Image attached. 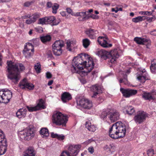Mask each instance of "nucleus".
<instances>
[{
	"label": "nucleus",
	"mask_w": 156,
	"mask_h": 156,
	"mask_svg": "<svg viewBox=\"0 0 156 156\" xmlns=\"http://www.w3.org/2000/svg\"><path fill=\"white\" fill-rule=\"evenodd\" d=\"M8 78L12 82L17 83L20 78V72L25 69L24 66L20 63H14L12 61H7Z\"/></svg>",
	"instance_id": "obj_1"
},
{
	"label": "nucleus",
	"mask_w": 156,
	"mask_h": 156,
	"mask_svg": "<svg viewBox=\"0 0 156 156\" xmlns=\"http://www.w3.org/2000/svg\"><path fill=\"white\" fill-rule=\"evenodd\" d=\"M126 132V127L121 122H118L112 125L109 131V136L116 139L124 137Z\"/></svg>",
	"instance_id": "obj_2"
},
{
	"label": "nucleus",
	"mask_w": 156,
	"mask_h": 156,
	"mask_svg": "<svg viewBox=\"0 0 156 156\" xmlns=\"http://www.w3.org/2000/svg\"><path fill=\"white\" fill-rule=\"evenodd\" d=\"M97 55L104 59H106L109 58L110 61L111 63H113L116 61V59L119 57L117 50H114L109 52L104 50H101L98 51Z\"/></svg>",
	"instance_id": "obj_3"
},
{
	"label": "nucleus",
	"mask_w": 156,
	"mask_h": 156,
	"mask_svg": "<svg viewBox=\"0 0 156 156\" xmlns=\"http://www.w3.org/2000/svg\"><path fill=\"white\" fill-rule=\"evenodd\" d=\"M72 65V68L74 70V72L79 73L81 76H84L88 72L87 71L82 70L83 69V66L85 68V65L79 55L75 57L73 59Z\"/></svg>",
	"instance_id": "obj_4"
},
{
	"label": "nucleus",
	"mask_w": 156,
	"mask_h": 156,
	"mask_svg": "<svg viewBox=\"0 0 156 156\" xmlns=\"http://www.w3.org/2000/svg\"><path fill=\"white\" fill-rule=\"evenodd\" d=\"M68 120L66 115L60 112H57L52 116V122L57 126H65Z\"/></svg>",
	"instance_id": "obj_5"
},
{
	"label": "nucleus",
	"mask_w": 156,
	"mask_h": 156,
	"mask_svg": "<svg viewBox=\"0 0 156 156\" xmlns=\"http://www.w3.org/2000/svg\"><path fill=\"white\" fill-rule=\"evenodd\" d=\"M85 65V68L87 69L88 72H90L94 68V64L92 58L89 55L85 53H81L79 55Z\"/></svg>",
	"instance_id": "obj_6"
},
{
	"label": "nucleus",
	"mask_w": 156,
	"mask_h": 156,
	"mask_svg": "<svg viewBox=\"0 0 156 156\" xmlns=\"http://www.w3.org/2000/svg\"><path fill=\"white\" fill-rule=\"evenodd\" d=\"M19 135L21 139L29 140L34 137L35 134L33 129L28 128L19 132Z\"/></svg>",
	"instance_id": "obj_7"
},
{
	"label": "nucleus",
	"mask_w": 156,
	"mask_h": 156,
	"mask_svg": "<svg viewBox=\"0 0 156 156\" xmlns=\"http://www.w3.org/2000/svg\"><path fill=\"white\" fill-rule=\"evenodd\" d=\"M81 147L80 145H70L67 151H63L60 156H76Z\"/></svg>",
	"instance_id": "obj_8"
},
{
	"label": "nucleus",
	"mask_w": 156,
	"mask_h": 156,
	"mask_svg": "<svg viewBox=\"0 0 156 156\" xmlns=\"http://www.w3.org/2000/svg\"><path fill=\"white\" fill-rule=\"evenodd\" d=\"M138 69V72L136 73L137 79L141 83H144L146 80H149L148 75L144 69L140 67Z\"/></svg>",
	"instance_id": "obj_9"
},
{
	"label": "nucleus",
	"mask_w": 156,
	"mask_h": 156,
	"mask_svg": "<svg viewBox=\"0 0 156 156\" xmlns=\"http://www.w3.org/2000/svg\"><path fill=\"white\" fill-rule=\"evenodd\" d=\"M64 43L61 40L56 41L52 45L54 54L57 56L61 55L62 52V48L64 46Z\"/></svg>",
	"instance_id": "obj_10"
},
{
	"label": "nucleus",
	"mask_w": 156,
	"mask_h": 156,
	"mask_svg": "<svg viewBox=\"0 0 156 156\" xmlns=\"http://www.w3.org/2000/svg\"><path fill=\"white\" fill-rule=\"evenodd\" d=\"M77 105L84 108L89 109L92 107V103L88 99L83 98L77 101Z\"/></svg>",
	"instance_id": "obj_11"
},
{
	"label": "nucleus",
	"mask_w": 156,
	"mask_h": 156,
	"mask_svg": "<svg viewBox=\"0 0 156 156\" xmlns=\"http://www.w3.org/2000/svg\"><path fill=\"white\" fill-rule=\"evenodd\" d=\"M34 51L33 45L30 43H27L25 46L23 53L26 58H29L33 55Z\"/></svg>",
	"instance_id": "obj_12"
},
{
	"label": "nucleus",
	"mask_w": 156,
	"mask_h": 156,
	"mask_svg": "<svg viewBox=\"0 0 156 156\" xmlns=\"http://www.w3.org/2000/svg\"><path fill=\"white\" fill-rule=\"evenodd\" d=\"M147 117V115L145 112L140 111L137 112L133 119L136 123L140 124L145 121Z\"/></svg>",
	"instance_id": "obj_13"
},
{
	"label": "nucleus",
	"mask_w": 156,
	"mask_h": 156,
	"mask_svg": "<svg viewBox=\"0 0 156 156\" xmlns=\"http://www.w3.org/2000/svg\"><path fill=\"white\" fill-rule=\"evenodd\" d=\"M19 87L23 89H27L29 90H32L34 87V85L31 83H29L26 79H24L20 81L19 84Z\"/></svg>",
	"instance_id": "obj_14"
},
{
	"label": "nucleus",
	"mask_w": 156,
	"mask_h": 156,
	"mask_svg": "<svg viewBox=\"0 0 156 156\" xmlns=\"http://www.w3.org/2000/svg\"><path fill=\"white\" fill-rule=\"evenodd\" d=\"M142 96L144 100L151 101L156 99V93L154 92L144 91L142 94Z\"/></svg>",
	"instance_id": "obj_15"
},
{
	"label": "nucleus",
	"mask_w": 156,
	"mask_h": 156,
	"mask_svg": "<svg viewBox=\"0 0 156 156\" xmlns=\"http://www.w3.org/2000/svg\"><path fill=\"white\" fill-rule=\"evenodd\" d=\"M120 90L123 96L126 98H129L136 95L137 93V90L131 89H125L121 88Z\"/></svg>",
	"instance_id": "obj_16"
},
{
	"label": "nucleus",
	"mask_w": 156,
	"mask_h": 156,
	"mask_svg": "<svg viewBox=\"0 0 156 156\" xmlns=\"http://www.w3.org/2000/svg\"><path fill=\"white\" fill-rule=\"evenodd\" d=\"M119 114L117 111L113 109L109 110L108 117L112 122H114L118 120L119 119Z\"/></svg>",
	"instance_id": "obj_17"
},
{
	"label": "nucleus",
	"mask_w": 156,
	"mask_h": 156,
	"mask_svg": "<svg viewBox=\"0 0 156 156\" xmlns=\"http://www.w3.org/2000/svg\"><path fill=\"white\" fill-rule=\"evenodd\" d=\"M45 108V106L44 105V101L42 99L40 100L37 105L36 106L34 107H27V109L30 112H33L42 109H44Z\"/></svg>",
	"instance_id": "obj_18"
},
{
	"label": "nucleus",
	"mask_w": 156,
	"mask_h": 156,
	"mask_svg": "<svg viewBox=\"0 0 156 156\" xmlns=\"http://www.w3.org/2000/svg\"><path fill=\"white\" fill-rule=\"evenodd\" d=\"M85 33L91 39H94L98 36V32L97 30L89 28L87 29Z\"/></svg>",
	"instance_id": "obj_19"
},
{
	"label": "nucleus",
	"mask_w": 156,
	"mask_h": 156,
	"mask_svg": "<svg viewBox=\"0 0 156 156\" xmlns=\"http://www.w3.org/2000/svg\"><path fill=\"white\" fill-rule=\"evenodd\" d=\"M91 91L93 93L92 98H95L98 94L101 93L102 90L101 86L97 84L93 85L91 88Z\"/></svg>",
	"instance_id": "obj_20"
},
{
	"label": "nucleus",
	"mask_w": 156,
	"mask_h": 156,
	"mask_svg": "<svg viewBox=\"0 0 156 156\" xmlns=\"http://www.w3.org/2000/svg\"><path fill=\"white\" fill-rule=\"evenodd\" d=\"M134 40L138 44H146L147 47L150 44V41L145 38H142L140 37L135 38Z\"/></svg>",
	"instance_id": "obj_21"
},
{
	"label": "nucleus",
	"mask_w": 156,
	"mask_h": 156,
	"mask_svg": "<svg viewBox=\"0 0 156 156\" xmlns=\"http://www.w3.org/2000/svg\"><path fill=\"white\" fill-rule=\"evenodd\" d=\"M12 93L10 91H4V94L3 96L2 103H7L9 102L12 97Z\"/></svg>",
	"instance_id": "obj_22"
},
{
	"label": "nucleus",
	"mask_w": 156,
	"mask_h": 156,
	"mask_svg": "<svg viewBox=\"0 0 156 156\" xmlns=\"http://www.w3.org/2000/svg\"><path fill=\"white\" fill-rule=\"evenodd\" d=\"M99 44L104 48H108L112 46L111 44H109L106 40H105L103 37H99L98 40Z\"/></svg>",
	"instance_id": "obj_23"
},
{
	"label": "nucleus",
	"mask_w": 156,
	"mask_h": 156,
	"mask_svg": "<svg viewBox=\"0 0 156 156\" xmlns=\"http://www.w3.org/2000/svg\"><path fill=\"white\" fill-rule=\"evenodd\" d=\"M0 146L7 147V144L6 138L2 131L0 129Z\"/></svg>",
	"instance_id": "obj_24"
},
{
	"label": "nucleus",
	"mask_w": 156,
	"mask_h": 156,
	"mask_svg": "<svg viewBox=\"0 0 156 156\" xmlns=\"http://www.w3.org/2000/svg\"><path fill=\"white\" fill-rule=\"evenodd\" d=\"M130 72L129 69L127 70L122 72V74L123 75V78L119 80L120 83H123L125 85H128V81L127 77V75L126 73L129 74Z\"/></svg>",
	"instance_id": "obj_25"
},
{
	"label": "nucleus",
	"mask_w": 156,
	"mask_h": 156,
	"mask_svg": "<svg viewBox=\"0 0 156 156\" xmlns=\"http://www.w3.org/2000/svg\"><path fill=\"white\" fill-rule=\"evenodd\" d=\"M36 153L34 148L28 147L23 152V156H35Z\"/></svg>",
	"instance_id": "obj_26"
},
{
	"label": "nucleus",
	"mask_w": 156,
	"mask_h": 156,
	"mask_svg": "<svg viewBox=\"0 0 156 156\" xmlns=\"http://www.w3.org/2000/svg\"><path fill=\"white\" fill-rule=\"evenodd\" d=\"M27 110L26 108H22L19 109L16 113L17 117L19 119L24 118L27 114Z\"/></svg>",
	"instance_id": "obj_27"
},
{
	"label": "nucleus",
	"mask_w": 156,
	"mask_h": 156,
	"mask_svg": "<svg viewBox=\"0 0 156 156\" xmlns=\"http://www.w3.org/2000/svg\"><path fill=\"white\" fill-rule=\"evenodd\" d=\"M72 98L71 94L68 92H64L61 95V99L62 101L64 103L69 101Z\"/></svg>",
	"instance_id": "obj_28"
},
{
	"label": "nucleus",
	"mask_w": 156,
	"mask_h": 156,
	"mask_svg": "<svg viewBox=\"0 0 156 156\" xmlns=\"http://www.w3.org/2000/svg\"><path fill=\"white\" fill-rule=\"evenodd\" d=\"M85 126L86 128L89 131L92 132H94L96 129V127L93 124H92L89 121L86 122Z\"/></svg>",
	"instance_id": "obj_29"
},
{
	"label": "nucleus",
	"mask_w": 156,
	"mask_h": 156,
	"mask_svg": "<svg viewBox=\"0 0 156 156\" xmlns=\"http://www.w3.org/2000/svg\"><path fill=\"white\" fill-rule=\"evenodd\" d=\"M40 133L42 137L47 138L49 135L48 129L46 128H42L40 131Z\"/></svg>",
	"instance_id": "obj_30"
},
{
	"label": "nucleus",
	"mask_w": 156,
	"mask_h": 156,
	"mask_svg": "<svg viewBox=\"0 0 156 156\" xmlns=\"http://www.w3.org/2000/svg\"><path fill=\"white\" fill-rule=\"evenodd\" d=\"M115 149V147L113 144H110L109 145H106L104 148V150L109 153H111L114 152Z\"/></svg>",
	"instance_id": "obj_31"
},
{
	"label": "nucleus",
	"mask_w": 156,
	"mask_h": 156,
	"mask_svg": "<svg viewBox=\"0 0 156 156\" xmlns=\"http://www.w3.org/2000/svg\"><path fill=\"white\" fill-rule=\"evenodd\" d=\"M125 109L126 113L129 115H132L135 112V110L132 106H126L125 107Z\"/></svg>",
	"instance_id": "obj_32"
},
{
	"label": "nucleus",
	"mask_w": 156,
	"mask_h": 156,
	"mask_svg": "<svg viewBox=\"0 0 156 156\" xmlns=\"http://www.w3.org/2000/svg\"><path fill=\"white\" fill-rule=\"evenodd\" d=\"M150 69L152 73H156V59H154L151 62Z\"/></svg>",
	"instance_id": "obj_33"
},
{
	"label": "nucleus",
	"mask_w": 156,
	"mask_h": 156,
	"mask_svg": "<svg viewBox=\"0 0 156 156\" xmlns=\"http://www.w3.org/2000/svg\"><path fill=\"white\" fill-rule=\"evenodd\" d=\"M146 19L145 16H138L132 19V21L133 22L136 23L141 22L144 20Z\"/></svg>",
	"instance_id": "obj_34"
},
{
	"label": "nucleus",
	"mask_w": 156,
	"mask_h": 156,
	"mask_svg": "<svg viewBox=\"0 0 156 156\" xmlns=\"http://www.w3.org/2000/svg\"><path fill=\"white\" fill-rule=\"evenodd\" d=\"M67 49L69 51H71L73 48L75 43H74L73 41H68L66 42Z\"/></svg>",
	"instance_id": "obj_35"
},
{
	"label": "nucleus",
	"mask_w": 156,
	"mask_h": 156,
	"mask_svg": "<svg viewBox=\"0 0 156 156\" xmlns=\"http://www.w3.org/2000/svg\"><path fill=\"white\" fill-rule=\"evenodd\" d=\"M51 135L52 138H56L59 140H62L65 138V136L62 134L58 135L52 133Z\"/></svg>",
	"instance_id": "obj_36"
},
{
	"label": "nucleus",
	"mask_w": 156,
	"mask_h": 156,
	"mask_svg": "<svg viewBox=\"0 0 156 156\" xmlns=\"http://www.w3.org/2000/svg\"><path fill=\"white\" fill-rule=\"evenodd\" d=\"M41 41L44 43L49 41L51 39V37L49 35L44 36L41 37Z\"/></svg>",
	"instance_id": "obj_37"
},
{
	"label": "nucleus",
	"mask_w": 156,
	"mask_h": 156,
	"mask_svg": "<svg viewBox=\"0 0 156 156\" xmlns=\"http://www.w3.org/2000/svg\"><path fill=\"white\" fill-rule=\"evenodd\" d=\"M90 44V41L87 38H85L83 40V44L85 48H87Z\"/></svg>",
	"instance_id": "obj_38"
},
{
	"label": "nucleus",
	"mask_w": 156,
	"mask_h": 156,
	"mask_svg": "<svg viewBox=\"0 0 156 156\" xmlns=\"http://www.w3.org/2000/svg\"><path fill=\"white\" fill-rule=\"evenodd\" d=\"M59 5L57 3H55L53 4L52 8V12L53 14H55L57 13V10L58 9Z\"/></svg>",
	"instance_id": "obj_39"
},
{
	"label": "nucleus",
	"mask_w": 156,
	"mask_h": 156,
	"mask_svg": "<svg viewBox=\"0 0 156 156\" xmlns=\"http://www.w3.org/2000/svg\"><path fill=\"white\" fill-rule=\"evenodd\" d=\"M47 23H52L55 20V17L53 16H46Z\"/></svg>",
	"instance_id": "obj_40"
},
{
	"label": "nucleus",
	"mask_w": 156,
	"mask_h": 156,
	"mask_svg": "<svg viewBox=\"0 0 156 156\" xmlns=\"http://www.w3.org/2000/svg\"><path fill=\"white\" fill-rule=\"evenodd\" d=\"M38 24L41 25L47 24L46 17L39 19L38 21Z\"/></svg>",
	"instance_id": "obj_41"
},
{
	"label": "nucleus",
	"mask_w": 156,
	"mask_h": 156,
	"mask_svg": "<svg viewBox=\"0 0 156 156\" xmlns=\"http://www.w3.org/2000/svg\"><path fill=\"white\" fill-rule=\"evenodd\" d=\"M110 109H108L103 111L101 115V117L103 119L106 118L107 116H108V114H109V111Z\"/></svg>",
	"instance_id": "obj_42"
},
{
	"label": "nucleus",
	"mask_w": 156,
	"mask_h": 156,
	"mask_svg": "<svg viewBox=\"0 0 156 156\" xmlns=\"http://www.w3.org/2000/svg\"><path fill=\"white\" fill-rule=\"evenodd\" d=\"M31 17L33 21L35 22L40 17V14L38 13H35L32 15Z\"/></svg>",
	"instance_id": "obj_43"
},
{
	"label": "nucleus",
	"mask_w": 156,
	"mask_h": 156,
	"mask_svg": "<svg viewBox=\"0 0 156 156\" xmlns=\"http://www.w3.org/2000/svg\"><path fill=\"white\" fill-rule=\"evenodd\" d=\"M7 147L0 146V155H2L4 154L6 152Z\"/></svg>",
	"instance_id": "obj_44"
},
{
	"label": "nucleus",
	"mask_w": 156,
	"mask_h": 156,
	"mask_svg": "<svg viewBox=\"0 0 156 156\" xmlns=\"http://www.w3.org/2000/svg\"><path fill=\"white\" fill-rule=\"evenodd\" d=\"M140 14L142 15H146L147 16L151 15L152 14V12L149 11H140L139 12Z\"/></svg>",
	"instance_id": "obj_45"
},
{
	"label": "nucleus",
	"mask_w": 156,
	"mask_h": 156,
	"mask_svg": "<svg viewBox=\"0 0 156 156\" xmlns=\"http://www.w3.org/2000/svg\"><path fill=\"white\" fill-rule=\"evenodd\" d=\"M34 68L36 72L39 73L40 72L41 66L40 64L37 63L34 66Z\"/></svg>",
	"instance_id": "obj_46"
},
{
	"label": "nucleus",
	"mask_w": 156,
	"mask_h": 156,
	"mask_svg": "<svg viewBox=\"0 0 156 156\" xmlns=\"http://www.w3.org/2000/svg\"><path fill=\"white\" fill-rule=\"evenodd\" d=\"M4 91L2 90H0V103H2L3 96L4 94Z\"/></svg>",
	"instance_id": "obj_47"
},
{
	"label": "nucleus",
	"mask_w": 156,
	"mask_h": 156,
	"mask_svg": "<svg viewBox=\"0 0 156 156\" xmlns=\"http://www.w3.org/2000/svg\"><path fill=\"white\" fill-rule=\"evenodd\" d=\"M147 154L148 156H153L154 154V151L152 149L149 150L147 151Z\"/></svg>",
	"instance_id": "obj_48"
},
{
	"label": "nucleus",
	"mask_w": 156,
	"mask_h": 156,
	"mask_svg": "<svg viewBox=\"0 0 156 156\" xmlns=\"http://www.w3.org/2000/svg\"><path fill=\"white\" fill-rule=\"evenodd\" d=\"M53 5V4L51 2H48L46 4V6L48 8H52Z\"/></svg>",
	"instance_id": "obj_49"
},
{
	"label": "nucleus",
	"mask_w": 156,
	"mask_h": 156,
	"mask_svg": "<svg viewBox=\"0 0 156 156\" xmlns=\"http://www.w3.org/2000/svg\"><path fill=\"white\" fill-rule=\"evenodd\" d=\"M26 23L27 24H30L32 23H34L32 18L27 20H26Z\"/></svg>",
	"instance_id": "obj_50"
},
{
	"label": "nucleus",
	"mask_w": 156,
	"mask_h": 156,
	"mask_svg": "<svg viewBox=\"0 0 156 156\" xmlns=\"http://www.w3.org/2000/svg\"><path fill=\"white\" fill-rule=\"evenodd\" d=\"M46 54L48 56V57L50 58H51L52 57V54L51 51L48 50Z\"/></svg>",
	"instance_id": "obj_51"
},
{
	"label": "nucleus",
	"mask_w": 156,
	"mask_h": 156,
	"mask_svg": "<svg viewBox=\"0 0 156 156\" xmlns=\"http://www.w3.org/2000/svg\"><path fill=\"white\" fill-rule=\"evenodd\" d=\"M32 3V2H27L24 3L23 6L26 7H29L31 4Z\"/></svg>",
	"instance_id": "obj_52"
},
{
	"label": "nucleus",
	"mask_w": 156,
	"mask_h": 156,
	"mask_svg": "<svg viewBox=\"0 0 156 156\" xmlns=\"http://www.w3.org/2000/svg\"><path fill=\"white\" fill-rule=\"evenodd\" d=\"M154 17H152L151 18L149 17H146L145 19H147V21L149 22H151L153 21V20H154Z\"/></svg>",
	"instance_id": "obj_53"
},
{
	"label": "nucleus",
	"mask_w": 156,
	"mask_h": 156,
	"mask_svg": "<svg viewBox=\"0 0 156 156\" xmlns=\"http://www.w3.org/2000/svg\"><path fill=\"white\" fill-rule=\"evenodd\" d=\"M88 151L91 154H92L94 152V148L93 147H90L88 148Z\"/></svg>",
	"instance_id": "obj_54"
},
{
	"label": "nucleus",
	"mask_w": 156,
	"mask_h": 156,
	"mask_svg": "<svg viewBox=\"0 0 156 156\" xmlns=\"http://www.w3.org/2000/svg\"><path fill=\"white\" fill-rule=\"evenodd\" d=\"M72 15L75 16H82V15H81V13L80 12H77L75 13H73V14H72Z\"/></svg>",
	"instance_id": "obj_55"
},
{
	"label": "nucleus",
	"mask_w": 156,
	"mask_h": 156,
	"mask_svg": "<svg viewBox=\"0 0 156 156\" xmlns=\"http://www.w3.org/2000/svg\"><path fill=\"white\" fill-rule=\"evenodd\" d=\"M52 75L51 74L48 72H47L46 73V77L48 79H50L51 78Z\"/></svg>",
	"instance_id": "obj_56"
},
{
	"label": "nucleus",
	"mask_w": 156,
	"mask_h": 156,
	"mask_svg": "<svg viewBox=\"0 0 156 156\" xmlns=\"http://www.w3.org/2000/svg\"><path fill=\"white\" fill-rule=\"evenodd\" d=\"M31 15L30 14H28L24 16H22V18L23 19H26L28 18H30L31 17Z\"/></svg>",
	"instance_id": "obj_57"
},
{
	"label": "nucleus",
	"mask_w": 156,
	"mask_h": 156,
	"mask_svg": "<svg viewBox=\"0 0 156 156\" xmlns=\"http://www.w3.org/2000/svg\"><path fill=\"white\" fill-rule=\"evenodd\" d=\"M67 12L69 14H70L72 15V14H73V12L71 9L69 8H67L66 9Z\"/></svg>",
	"instance_id": "obj_58"
},
{
	"label": "nucleus",
	"mask_w": 156,
	"mask_h": 156,
	"mask_svg": "<svg viewBox=\"0 0 156 156\" xmlns=\"http://www.w3.org/2000/svg\"><path fill=\"white\" fill-rule=\"evenodd\" d=\"M150 34L152 35L156 36V30L151 31Z\"/></svg>",
	"instance_id": "obj_59"
},
{
	"label": "nucleus",
	"mask_w": 156,
	"mask_h": 156,
	"mask_svg": "<svg viewBox=\"0 0 156 156\" xmlns=\"http://www.w3.org/2000/svg\"><path fill=\"white\" fill-rule=\"evenodd\" d=\"M11 0H0V3L9 2Z\"/></svg>",
	"instance_id": "obj_60"
},
{
	"label": "nucleus",
	"mask_w": 156,
	"mask_h": 156,
	"mask_svg": "<svg viewBox=\"0 0 156 156\" xmlns=\"http://www.w3.org/2000/svg\"><path fill=\"white\" fill-rule=\"evenodd\" d=\"M90 17L93 19H96L98 18V16L94 15H92L90 16Z\"/></svg>",
	"instance_id": "obj_61"
},
{
	"label": "nucleus",
	"mask_w": 156,
	"mask_h": 156,
	"mask_svg": "<svg viewBox=\"0 0 156 156\" xmlns=\"http://www.w3.org/2000/svg\"><path fill=\"white\" fill-rule=\"evenodd\" d=\"M61 15L63 16H65L66 15V13L65 12H60Z\"/></svg>",
	"instance_id": "obj_62"
},
{
	"label": "nucleus",
	"mask_w": 156,
	"mask_h": 156,
	"mask_svg": "<svg viewBox=\"0 0 156 156\" xmlns=\"http://www.w3.org/2000/svg\"><path fill=\"white\" fill-rule=\"evenodd\" d=\"M53 80H50L48 83V86H50V85H51L52 84V83H53Z\"/></svg>",
	"instance_id": "obj_63"
},
{
	"label": "nucleus",
	"mask_w": 156,
	"mask_h": 156,
	"mask_svg": "<svg viewBox=\"0 0 156 156\" xmlns=\"http://www.w3.org/2000/svg\"><path fill=\"white\" fill-rule=\"evenodd\" d=\"M19 26L20 27H24V24H23V23H20L19 24Z\"/></svg>",
	"instance_id": "obj_64"
}]
</instances>
